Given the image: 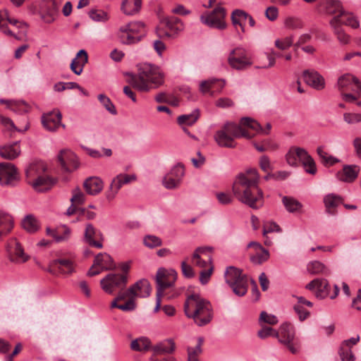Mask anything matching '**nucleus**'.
<instances>
[{
	"mask_svg": "<svg viewBox=\"0 0 361 361\" xmlns=\"http://www.w3.org/2000/svg\"><path fill=\"white\" fill-rule=\"evenodd\" d=\"M259 175L256 169H248L235 178L232 190L236 199L252 209L264 204V193L259 187Z\"/></svg>",
	"mask_w": 361,
	"mask_h": 361,
	"instance_id": "1",
	"label": "nucleus"
},
{
	"mask_svg": "<svg viewBox=\"0 0 361 361\" xmlns=\"http://www.w3.org/2000/svg\"><path fill=\"white\" fill-rule=\"evenodd\" d=\"M184 312L199 326H203L212 320L213 307L211 302L199 294L188 296L184 303Z\"/></svg>",
	"mask_w": 361,
	"mask_h": 361,
	"instance_id": "2",
	"label": "nucleus"
},
{
	"mask_svg": "<svg viewBox=\"0 0 361 361\" xmlns=\"http://www.w3.org/2000/svg\"><path fill=\"white\" fill-rule=\"evenodd\" d=\"M128 82L140 92H149L163 84L164 75L158 66L143 63L139 68L138 74L133 75Z\"/></svg>",
	"mask_w": 361,
	"mask_h": 361,
	"instance_id": "3",
	"label": "nucleus"
},
{
	"mask_svg": "<svg viewBox=\"0 0 361 361\" xmlns=\"http://www.w3.org/2000/svg\"><path fill=\"white\" fill-rule=\"evenodd\" d=\"M244 127L245 126H242L240 123L236 124L227 122L215 133L214 138L221 147L234 148L236 146L235 138L245 137L250 140L254 137V135L250 133Z\"/></svg>",
	"mask_w": 361,
	"mask_h": 361,
	"instance_id": "4",
	"label": "nucleus"
},
{
	"mask_svg": "<svg viewBox=\"0 0 361 361\" xmlns=\"http://www.w3.org/2000/svg\"><path fill=\"white\" fill-rule=\"evenodd\" d=\"M226 283L232 289L235 295L242 297L247 292V278L243 274L242 270L235 267H229L224 274Z\"/></svg>",
	"mask_w": 361,
	"mask_h": 361,
	"instance_id": "5",
	"label": "nucleus"
},
{
	"mask_svg": "<svg viewBox=\"0 0 361 361\" xmlns=\"http://www.w3.org/2000/svg\"><path fill=\"white\" fill-rule=\"evenodd\" d=\"M128 283V276L121 274H109L100 281L102 289L108 294H114V292L121 288H125Z\"/></svg>",
	"mask_w": 361,
	"mask_h": 361,
	"instance_id": "6",
	"label": "nucleus"
},
{
	"mask_svg": "<svg viewBox=\"0 0 361 361\" xmlns=\"http://www.w3.org/2000/svg\"><path fill=\"white\" fill-rule=\"evenodd\" d=\"M226 10L221 6H217L212 12H207L200 16L201 22L212 28L224 30L226 27L224 21Z\"/></svg>",
	"mask_w": 361,
	"mask_h": 361,
	"instance_id": "7",
	"label": "nucleus"
},
{
	"mask_svg": "<svg viewBox=\"0 0 361 361\" xmlns=\"http://www.w3.org/2000/svg\"><path fill=\"white\" fill-rule=\"evenodd\" d=\"M305 288L310 290L317 289L315 296L317 298L323 299L329 296L331 299H334L338 295L339 288L337 285L334 286V293H330V286L327 280L324 279H315L307 283Z\"/></svg>",
	"mask_w": 361,
	"mask_h": 361,
	"instance_id": "8",
	"label": "nucleus"
},
{
	"mask_svg": "<svg viewBox=\"0 0 361 361\" xmlns=\"http://www.w3.org/2000/svg\"><path fill=\"white\" fill-rule=\"evenodd\" d=\"M177 279V272L174 269L160 268L156 274L157 293L164 295L166 288L172 287Z\"/></svg>",
	"mask_w": 361,
	"mask_h": 361,
	"instance_id": "9",
	"label": "nucleus"
},
{
	"mask_svg": "<svg viewBox=\"0 0 361 361\" xmlns=\"http://www.w3.org/2000/svg\"><path fill=\"white\" fill-rule=\"evenodd\" d=\"M228 63L236 70H244L252 64L247 51L242 47H237L230 52Z\"/></svg>",
	"mask_w": 361,
	"mask_h": 361,
	"instance_id": "10",
	"label": "nucleus"
},
{
	"mask_svg": "<svg viewBox=\"0 0 361 361\" xmlns=\"http://www.w3.org/2000/svg\"><path fill=\"white\" fill-rule=\"evenodd\" d=\"M20 180L18 171L14 164L0 163V184L3 186H14Z\"/></svg>",
	"mask_w": 361,
	"mask_h": 361,
	"instance_id": "11",
	"label": "nucleus"
},
{
	"mask_svg": "<svg viewBox=\"0 0 361 361\" xmlns=\"http://www.w3.org/2000/svg\"><path fill=\"white\" fill-rule=\"evenodd\" d=\"M46 271L53 275L59 274H71L74 272L75 268L71 260L61 258L51 261Z\"/></svg>",
	"mask_w": 361,
	"mask_h": 361,
	"instance_id": "12",
	"label": "nucleus"
},
{
	"mask_svg": "<svg viewBox=\"0 0 361 361\" xmlns=\"http://www.w3.org/2000/svg\"><path fill=\"white\" fill-rule=\"evenodd\" d=\"M135 175H128L120 173L117 175L111 181L108 190L106 191V198L109 201L113 200L119 190L124 184H128L130 181L135 180Z\"/></svg>",
	"mask_w": 361,
	"mask_h": 361,
	"instance_id": "13",
	"label": "nucleus"
},
{
	"mask_svg": "<svg viewBox=\"0 0 361 361\" xmlns=\"http://www.w3.org/2000/svg\"><path fill=\"white\" fill-rule=\"evenodd\" d=\"M278 334L279 336H276V338L279 339V341L287 345L288 348L292 353H296L298 350L293 343L295 332L292 325L288 323L282 324Z\"/></svg>",
	"mask_w": 361,
	"mask_h": 361,
	"instance_id": "14",
	"label": "nucleus"
},
{
	"mask_svg": "<svg viewBox=\"0 0 361 361\" xmlns=\"http://www.w3.org/2000/svg\"><path fill=\"white\" fill-rule=\"evenodd\" d=\"M84 241L90 246L97 248L103 247V234L97 230L92 224H87L84 232Z\"/></svg>",
	"mask_w": 361,
	"mask_h": 361,
	"instance_id": "15",
	"label": "nucleus"
},
{
	"mask_svg": "<svg viewBox=\"0 0 361 361\" xmlns=\"http://www.w3.org/2000/svg\"><path fill=\"white\" fill-rule=\"evenodd\" d=\"M61 118L62 115L60 111L54 110L42 115V123L47 130L55 131L59 126L63 128H66V126L61 123Z\"/></svg>",
	"mask_w": 361,
	"mask_h": 361,
	"instance_id": "16",
	"label": "nucleus"
},
{
	"mask_svg": "<svg viewBox=\"0 0 361 361\" xmlns=\"http://www.w3.org/2000/svg\"><path fill=\"white\" fill-rule=\"evenodd\" d=\"M58 161L61 168L67 172L73 171L78 167L75 154L68 149H62L58 155Z\"/></svg>",
	"mask_w": 361,
	"mask_h": 361,
	"instance_id": "17",
	"label": "nucleus"
},
{
	"mask_svg": "<svg viewBox=\"0 0 361 361\" xmlns=\"http://www.w3.org/2000/svg\"><path fill=\"white\" fill-rule=\"evenodd\" d=\"M8 251L11 255V260L16 262H25L29 257L24 252L20 243L16 238L11 239L8 243Z\"/></svg>",
	"mask_w": 361,
	"mask_h": 361,
	"instance_id": "18",
	"label": "nucleus"
},
{
	"mask_svg": "<svg viewBox=\"0 0 361 361\" xmlns=\"http://www.w3.org/2000/svg\"><path fill=\"white\" fill-rule=\"evenodd\" d=\"M162 24L170 32H164L163 35L169 37H172L173 35H177L180 32H182L185 28L184 23L182 22V20L174 16L167 17L164 18L162 20Z\"/></svg>",
	"mask_w": 361,
	"mask_h": 361,
	"instance_id": "19",
	"label": "nucleus"
},
{
	"mask_svg": "<svg viewBox=\"0 0 361 361\" xmlns=\"http://www.w3.org/2000/svg\"><path fill=\"white\" fill-rule=\"evenodd\" d=\"M339 16H333L329 20V25L337 40L342 44H348L350 41V36L348 35L341 26Z\"/></svg>",
	"mask_w": 361,
	"mask_h": 361,
	"instance_id": "20",
	"label": "nucleus"
},
{
	"mask_svg": "<svg viewBox=\"0 0 361 361\" xmlns=\"http://www.w3.org/2000/svg\"><path fill=\"white\" fill-rule=\"evenodd\" d=\"M302 77L305 82L316 90H322L325 82L324 78L314 70H305L302 73Z\"/></svg>",
	"mask_w": 361,
	"mask_h": 361,
	"instance_id": "21",
	"label": "nucleus"
},
{
	"mask_svg": "<svg viewBox=\"0 0 361 361\" xmlns=\"http://www.w3.org/2000/svg\"><path fill=\"white\" fill-rule=\"evenodd\" d=\"M225 85L224 80L212 79L202 81L200 85V91L204 93H209L211 96L220 92Z\"/></svg>",
	"mask_w": 361,
	"mask_h": 361,
	"instance_id": "22",
	"label": "nucleus"
},
{
	"mask_svg": "<svg viewBox=\"0 0 361 361\" xmlns=\"http://www.w3.org/2000/svg\"><path fill=\"white\" fill-rule=\"evenodd\" d=\"M360 167L357 165H345L336 174L337 178L346 183L353 182L357 177Z\"/></svg>",
	"mask_w": 361,
	"mask_h": 361,
	"instance_id": "23",
	"label": "nucleus"
},
{
	"mask_svg": "<svg viewBox=\"0 0 361 361\" xmlns=\"http://www.w3.org/2000/svg\"><path fill=\"white\" fill-rule=\"evenodd\" d=\"M83 186L87 194L96 195L102 190L104 183L100 178L93 176L87 178L83 183Z\"/></svg>",
	"mask_w": 361,
	"mask_h": 361,
	"instance_id": "24",
	"label": "nucleus"
},
{
	"mask_svg": "<svg viewBox=\"0 0 361 361\" xmlns=\"http://www.w3.org/2000/svg\"><path fill=\"white\" fill-rule=\"evenodd\" d=\"M88 57L85 50H80L75 59H73L71 63V71L76 75H79L82 73L83 67L87 62Z\"/></svg>",
	"mask_w": 361,
	"mask_h": 361,
	"instance_id": "25",
	"label": "nucleus"
},
{
	"mask_svg": "<svg viewBox=\"0 0 361 361\" xmlns=\"http://www.w3.org/2000/svg\"><path fill=\"white\" fill-rule=\"evenodd\" d=\"M240 124L245 127L255 130L258 133L269 135L271 129V125L269 123L266 124V128H263L261 125L250 117H243L240 119Z\"/></svg>",
	"mask_w": 361,
	"mask_h": 361,
	"instance_id": "26",
	"label": "nucleus"
},
{
	"mask_svg": "<svg viewBox=\"0 0 361 361\" xmlns=\"http://www.w3.org/2000/svg\"><path fill=\"white\" fill-rule=\"evenodd\" d=\"M20 154L18 142L8 144L0 147V156L6 159H14Z\"/></svg>",
	"mask_w": 361,
	"mask_h": 361,
	"instance_id": "27",
	"label": "nucleus"
},
{
	"mask_svg": "<svg viewBox=\"0 0 361 361\" xmlns=\"http://www.w3.org/2000/svg\"><path fill=\"white\" fill-rule=\"evenodd\" d=\"M323 4L327 14L339 16L338 19L341 20L344 14V9L338 0H324Z\"/></svg>",
	"mask_w": 361,
	"mask_h": 361,
	"instance_id": "28",
	"label": "nucleus"
},
{
	"mask_svg": "<svg viewBox=\"0 0 361 361\" xmlns=\"http://www.w3.org/2000/svg\"><path fill=\"white\" fill-rule=\"evenodd\" d=\"M56 183L54 179L48 176H39L32 182V185L35 190L39 192H44L49 190Z\"/></svg>",
	"mask_w": 361,
	"mask_h": 361,
	"instance_id": "29",
	"label": "nucleus"
},
{
	"mask_svg": "<svg viewBox=\"0 0 361 361\" xmlns=\"http://www.w3.org/2000/svg\"><path fill=\"white\" fill-rule=\"evenodd\" d=\"M133 288V293H135L136 298H147L150 295L151 287L147 279H140L130 286Z\"/></svg>",
	"mask_w": 361,
	"mask_h": 361,
	"instance_id": "30",
	"label": "nucleus"
},
{
	"mask_svg": "<svg viewBox=\"0 0 361 361\" xmlns=\"http://www.w3.org/2000/svg\"><path fill=\"white\" fill-rule=\"evenodd\" d=\"M175 348L176 345L174 341L169 338L166 339L153 346L152 350L155 355H160L171 354L175 350Z\"/></svg>",
	"mask_w": 361,
	"mask_h": 361,
	"instance_id": "31",
	"label": "nucleus"
},
{
	"mask_svg": "<svg viewBox=\"0 0 361 361\" xmlns=\"http://www.w3.org/2000/svg\"><path fill=\"white\" fill-rule=\"evenodd\" d=\"M1 104L6 105L7 108L18 114L27 113L30 110V106L24 101L0 99Z\"/></svg>",
	"mask_w": 361,
	"mask_h": 361,
	"instance_id": "32",
	"label": "nucleus"
},
{
	"mask_svg": "<svg viewBox=\"0 0 361 361\" xmlns=\"http://www.w3.org/2000/svg\"><path fill=\"white\" fill-rule=\"evenodd\" d=\"M94 265H98L103 270H113L116 268L112 257L107 253H99L94 258Z\"/></svg>",
	"mask_w": 361,
	"mask_h": 361,
	"instance_id": "33",
	"label": "nucleus"
},
{
	"mask_svg": "<svg viewBox=\"0 0 361 361\" xmlns=\"http://www.w3.org/2000/svg\"><path fill=\"white\" fill-rule=\"evenodd\" d=\"M13 226L12 217L8 213L0 209V238L7 235Z\"/></svg>",
	"mask_w": 361,
	"mask_h": 361,
	"instance_id": "34",
	"label": "nucleus"
},
{
	"mask_svg": "<svg viewBox=\"0 0 361 361\" xmlns=\"http://www.w3.org/2000/svg\"><path fill=\"white\" fill-rule=\"evenodd\" d=\"M22 227L28 233H34L39 231L40 223L32 214L26 215L22 220Z\"/></svg>",
	"mask_w": 361,
	"mask_h": 361,
	"instance_id": "35",
	"label": "nucleus"
},
{
	"mask_svg": "<svg viewBox=\"0 0 361 361\" xmlns=\"http://www.w3.org/2000/svg\"><path fill=\"white\" fill-rule=\"evenodd\" d=\"M299 152L300 162H302L305 171L310 174H315L317 168L313 159L308 154L305 149H300Z\"/></svg>",
	"mask_w": 361,
	"mask_h": 361,
	"instance_id": "36",
	"label": "nucleus"
},
{
	"mask_svg": "<svg viewBox=\"0 0 361 361\" xmlns=\"http://www.w3.org/2000/svg\"><path fill=\"white\" fill-rule=\"evenodd\" d=\"M324 202L326 212L329 214L335 215L336 214V207L341 204L342 199L340 196L329 194L324 197Z\"/></svg>",
	"mask_w": 361,
	"mask_h": 361,
	"instance_id": "37",
	"label": "nucleus"
},
{
	"mask_svg": "<svg viewBox=\"0 0 361 361\" xmlns=\"http://www.w3.org/2000/svg\"><path fill=\"white\" fill-rule=\"evenodd\" d=\"M118 38L123 44H133L141 40V35H135L123 26L119 29Z\"/></svg>",
	"mask_w": 361,
	"mask_h": 361,
	"instance_id": "38",
	"label": "nucleus"
},
{
	"mask_svg": "<svg viewBox=\"0 0 361 361\" xmlns=\"http://www.w3.org/2000/svg\"><path fill=\"white\" fill-rule=\"evenodd\" d=\"M142 6V0H123L121 9L125 14L132 16L137 13Z\"/></svg>",
	"mask_w": 361,
	"mask_h": 361,
	"instance_id": "39",
	"label": "nucleus"
},
{
	"mask_svg": "<svg viewBox=\"0 0 361 361\" xmlns=\"http://www.w3.org/2000/svg\"><path fill=\"white\" fill-rule=\"evenodd\" d=\"M203 342V338L199 337L197 338V343L195 347H188V361H200L199 357L202 353V345Z\"/></svg>",
	"mask_w": 361,
	"mask_h": 361,
	"instance_id": "40",
	"label": "nucleus"
},
{
	"mask_svg": "<svg viewBox=\"0 0 361 361\" xmlns=\"http://www.w3.org/2000/svg\"><path fill=\"white\" fill-rule=\"evenodd\" d=\"M200 117V111L195 109L192 113L188 114H183L177 118V123L180 126H192L198 120Z\"/></svg>",
	"mask_w": 361,
	"mask_h": 361,
	"instance_id": "41",
	"label": "nucleus"
},
{
	"mask_svg": "<svg viewBox=\"0 0 361 361\" xmlns=\"http://www.w3.org/2000/svg\"><path fill=\"white\" fill-rule=\"evenodd\" d=\"M150 347L151 341L147 337H140L132 341L130 343V348L138 352L147 351L150 349Z\"/></svg>",
	"mask_w": 361,
	"mask_h": 361,
	"instance_id": "42",
	"label": "nucleus"
},
{
	"mask_svg": "<svg viewBox=\"0 0 361 361\" xmlns=\"http://www.w3.org/2000/svg\"><path fill=\"white\" fill-rule=\"evenodd\" d=\"M71 235V230L66 225H61L55 228L54 240L56 243L67 241Z\"/></svg>",
	"mask_w": 361,
	"mask_h": 361,
	"instance_id": "43",
	"label": "nucleus"
},
{
	"mask_svg": "<svg viewBox=\"0 0 361 361\" xmlns=\"http://www.w3.org/2000/svg\"><path fill=\"white\" fill-rule=\"evenodd\" d=\"M46 170L45 165L42 161L32 163L26 169L25 174L27 178H32L35 176H41L40 174Z\"/></svg>",
	"mask_w": 361,
	"mask_h": 361,
	"instance_id": "44",
	"label": "nucleus"
},
{
	"mask_svg": "<svg viewBox=\"0 0 361 361\" xmlns=\"http://www.w3.org/2000/svg\"><path fill=\"white\" fill-rule=\"evenodd\" d=\"M62 0H43L44 8L50 17H54L59 11Z\"/></svg>",
	"mask_w": 361,
	"mask_h": 361,
	"instance_id": "45",
	"label": "nucleus"
},
{
	"mask_svg": "<svg viewBox=\"0 0 361 361\" xmlns=\"http://www.w3.org/2000/svg\"><path fill=\"white\" fill-rule=\"evenodd\" d=\"M282 202L287 211L291 213L300 211L302 207L300 202L292 197L284 196Z\"/></svg>",
	"mask_w": 361,
	"mask_h": 361,
	"instance_id": "46",
	"label": "nucleus"
},
{
	"mask_svg": "<svg viewBox=\"0 0 361 361\" xmlns=\"http://www.w3.org/2000/svg\"><path fill=\"white\" fill-rule=\"evenodd\" d=\"M307 270L308 273L312 275L319 274H326L328 273V269L325 265L321 262L317 260L310 262L307 264Z\"/></svg>",
	"mask_w": 361,
	"mask_h": 361,
	"instance_id": "47",
	"label": "nucleus"
},
{
	"mask_svg": "<svg viewBox=\"0 0 361 361\" xmlns=\"http://www.w3.org/2000/svg\"><path fill=\"white\" fill-rule=\"evenodd\" d=\"M341 26L343 25L349 26L353 29H357L360 26V23L357 18L350 13H348L344 10V14L341 18Z\"/></svg>",
	"mask_w": 361,
	"mask_h": 361,
	"instance_id": "48",
	"label": "nucleus"
},
{
	"mask_svg": "<svg viewBox=\"0 0 361 361\" xmlns=\"http://www.w3.org/2000/svg\"><path fill=\"white\" fill-rule=\"evenodd\" d=\"M248 17V13L241 10H235L231 14L232 23L234 25H239L243 32L245 31L244 26L242 23L243 20H246Z\"/></svg>",
	"mask_w": 361,
	"mask_h": 361,
	"instance_id": "49",
	"label": "nucleus"
},
{
	"mask_svg": "<svg viewBox=\"0 0 361 361\" xmlns=\"http://www.w3.org/2000/svg\"><path fill=\"white\" fill-rule=\"evenodd\" d=\"M317 154L321 159L322 164L325 166H333L335 164L339 162V159L331 155H329L321 147L317 148Z\"/></svg>",
	"mask_w": 361,
	"mask_h": 361,
	"instance_id": "50",
	"label": "nucleus"
},
{
	"mask_svg": "<svg viewBox=\"0 0 361 361\" xmlns=\"http://www.w3.org/2000/svg\"><path fill=\"white\" fill-rule=\"evenodd\" d=\"M123 26L135 35H141V38L145 33V24L140 21L130 22Z\"/></svg>",
	"mask_w": 361,
	"mask_h": 361,
	"instance_id": "51",
	"label": "nucleus"
},
{
	"mask_svg": "<svg viewBox=\"0 0 361 361\" xmlns=\"http://www.w3.org/2000/svg\"><path fill=\"white\" fill-rule=\"evenodd\" d=\"M117 299L120 301H133V304H135L136 295L133 293V288L129 287L128 288H121L117 293Z\"/></svg>",
	"mask_w": 361,
	"mask_h": 361,
	"instance_id": "52",
	"label": "nucleus"
},
{
	"mask_svg": "<svg viewBox=\"0 0 361 361\" xmlns=\"http://www.w3.org/2000/svg\"><path fill=\"white\" fill-rule=\"evenodd\" d=\"M303 149L300 147H293L290 149L286 155L287 163L292 166H295L298 164V161H300V157L299 156V150Z\"/></svg>",
	"mask_w": 361,
	"mask_h": 361,
	"instance_id": "53",
	"label": "nucleus"
},
{
	"mask_svg": "<svg viewBox=\"0 0 361 361\" xmlns=\"http://www.w3.org/2000/svg\"><path fill=\"white\" fill-rule=\"evenodd\" d=\"M338 355L342 361H355V356L352 351V348L341 343Z\"/></svg>",
	"mask_w": 361,
	"mask_h": 361,
	"instance_id": "54",
	"label": "nucleus"
},
{
	"mask_svg": "<svg viewBox=\"0 0 361 361\" xmlns=\"http://www.w3.org/2000/svg\"><path fill=\"white\" fill-rule=\"evenodd\" d=\"M120 300L116 297L111 303V308H118L124 312H130L136 308V304H133V301H127L124 304H118Z\"/></svg>",
	"mask_w": 361,
	"mask_h": 361,
	"instance_id": "55",
	"label": "nucleus"
},
{
	"mask_svg": "<svg viewBox=\"0 0 361 361\" xmlns=\"http://www.w3.org/2000/svg\"><path fill=\"white\" fill-rule=\"evenodd\" d=\"M90 18L96 22H106L109 20L106 12L101 9L93 8L89 12Z\"/></svg>",
	"mask_w": 361,
	"mask_h": 361,
	"instance_id": "56",
	"label": "nucleus"
},
{
	"mask_svg": "<svg viewBox=\"0 0 361 361\" xmlns=\"http://www.w3.org/2000/svg\"><path fill=\"white\" fill-rule=\"evenodd\" d=\"M144 245L149 248H154L161 246L162 240L160 238L154 235H147L143 238Z\"/></svg>",
	"mask_w": 361,
	"mask_h": 361,
	"instance_id": "57",
	"label": "nucleus"
},
{
	"mask_svg": "<svg viewBox=\"0 0 361 361\" xmlns=\"http://www.w3.org/2000/svg\"><path fill=\"white\" fill-rule=\"evenodd\" d=\"M293 39L294 37L293 35H290L282 39H277L275 40L274 44L278 49L281 50H286L291 46H293Z\"/></svg>",
	"mask_w": 361,
	"mask_h": 361,
	"instance_id": "58",
	"label": "nucleus"
},
{
	"mask_svg": "<svg viewBox=\"0 0 361 361\" xmlns=\"http://www.w3.org/2000/svg\"><path fill=\"white\" fill-rule=\"evenodd\" d=\"M98 99L109 112L114 115L116 114V108L108 97L101 94H99Z\"/></svg>",
	"mask_w": 361,
	"mask_h": 361,
	"instance_id": "59",
	"label": "nucleus"
},
{
	"mask_svg": "<svg viewBox=\"0 0 361 361\" xmlns=\"http://www.w3.org/2000/svg\"><path fill=\"white\" fill-rule=\"evenodd\" d=\"M8 13L6 10L4 11H0V30H1L4 33L13 36V32L7 27L6 21L8 20Z\"/></svg>",
	"mask_w": 361,
	"mask_h": 361,
	"instance_id": "60",
	"label": "nucleus"
},
{
	"mask_svg": "<svg viewBox=\"0 0 361 361\" xmlns=\"http://www.w3.org/2000/svg\"><path fill=\"white\" fill-rule=\"evenodd\" d=\"M85 201V195L79 188L73 190V195L71 202L76 205L82 204Z\"/></svg>",
	"mask_w": 361,
	"mask_h": 361,
	"instance_id": "61",
	"label": "nucleus"
},
{
	"mask_svg": "<svg viewBox=\"0 0 361 361\" xmlns=\"http://www.w3.org/2000/svg\"><path fill=\"white\" fill-rule=\"evenodd\" d=\"M163 185L167 189H174L178 187L180 185V181L175 178L173 176H171L170 174L167 173L163 178Z\"/></svg>",
	"mask_w": 361,
	"mask_h": 361,
	"instance_id": "62",
	"label": "nucleus"
},
{
	"mask_svg": "<svg viewBox=\"0 0 361 361\" xmlns=\"http://www.w3.org/2000/svg\"><path fill=\"white\" fill-rule=\"evenodd\" d=\"M355 78H357L350 74H344L338 78L337 82L338 87L339 89L346 87L352 82L355 83Z\"/></svg>",
	"mask_w": 361,
	"mask_h": 361,
	"instance_id": "63",
	"label": "nucleus"
},
{
	"mask_svg": "<svg viewBox=\"0 0 361 361\" xmlns=\"http://www.w3.org/2000/svg\"><path fill=\"white\" fill-rule=\"evenodd\" d=\"M284 25L287 28L291 30L300 29L303 27V24L300 20L293 17L287 18L285 20Z\"/></svg>",
	"mask_w": 361,
	"mask_h": 361,
	"instance_id": "64",
	"label": "nucleus"
}]
</instances>
